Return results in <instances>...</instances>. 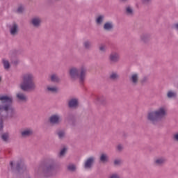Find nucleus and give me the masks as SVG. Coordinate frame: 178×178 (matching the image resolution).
Here are the masks:
<instances>
[{"label": "nucleus", "mask_w": 178, "mask_h": 178, "mask_svg": "<svg viewBox=\"0 0 178 178\" xmlns=\"http://www.w3.org/2000/svg\"><path fill=\"white\" fill-rule=\"evenodd\" d=\"M109 79L111 81H118L120 79V75L118 72H112L109 76Z\"/></svg>", "instance_id": "nucleus-23"}, {"label": "nucleus", "mask_w": 178, "mask_h": 178, "mask_svg": "<svg viewBox=\"0 0 178 178\" xmlns=\"http://www.w3.org/2000/svg\"><path fill=\"white\" fill-rule=\"evenodd\" d=\"M95 163V157L94 156L88 157L84 163V165H83L84 169H92Z\"/></svg>", "instance_id": "nucleus-8"}, {"label": "nucleus", "mask_w": 178, "mask_h": 178, "mask_svg": "<svg viewBox=\"0 0 178 178\" xmlns=\"http://www.w3.org/2000/svg\"><path fill=\"white\" fill-rule=\"evenodd\" d=\"M165 116H166V110L165 108L161 107L156 111H149L146 119L150 124L158 126Z\"/></svg>", "instance_id": "nucleus-4"}, {"label": "nucleus", "mask_w": 178, "mask_h": 178, "mask_svg": "<svg viewBox=\"0 0 178 178\" xmlns=\"http://www.w3.org/2000/svg\"><path fill=\"white\" fill-rule=\"evenodd\" d=\"M115 26H113V23L111 22H107L104 24L103 29L105 31H113V29Z\"/></svg>", "instance_id": "nucleus-19"}, {"label": "nucleus", "mask_w": 178, "mask_h": 178, "mask_svg": "<svg viewBox=\"0 0 178 178\" xmlns=\"http://www.w3.org/2000/svg\"><path fill=\"white\" fill-rule=\"evenodd\" d=\"M1 80H2V78L0 77V81H1Z\"/></svg>", "instance_id": "nucleus-46"}, {"label": "nucleus", "mask_w": 178, "mask_h": 178, "mask_svg": "<svg viewBox=\"0 0 178 178\" xmlns=\"http://www.w3.org/2000/svg\"><path fill=\"white\" fill-rule=\"evenodd\" d=\"M129 0H120V2H122V3H126Z\"/></svg>", "instance_id": "nucleus-44"}, {"label": "nucleus", "mask_w": 178, "mask_h": 178, "mask_svg": "<svg viewBox=\"0 0 178 178\" xmlns=\"http://www.w3.org/2000/svg\"><path fill=\"white\" fill-rule=\"evenodd\" d=\"M140 41L143 44H148L151 41V34L149 33H143L140 35Z\"/></svg>", "instance_id": "nucleus-10"}, {"label": "nucleus", "mask_w": 178, "mask_h": 178, "mask_svg": "<svg viewBox=\"0 0 178 178\" xmlns=\"http://www.w3.org/2000/svg\"><path fill=\"white\" fill-rule=\"evenodd\" d=\"M108 178H120V176L118 173L111 174Z\"/></svg>", "instance_id": "nucleus-39"}, {"label": "nucleus", "mask_w": 178, "mask_h": 178, "mask_svg": "<svg viewBox=\"0 0 178 178\" xmlns=\"http://www.w3.org/2000/svg\"><path fill=\"white\" fill-rule=\"evenodd\" d=\"M49 122L50 124L58 125L60 124V122H62V120L60 119V117L59 115H52L49 117Z\"/></svg>", "instance_id": "nucleus-9"}, {"label": "nucleus", "mask_w": 178, "mask_h": 178, "mask_svg": "<svg viewBox=\"0 0 178 178\" xmlns=\"http://www.w3.org/2000/svg\"><path fill=\"white\" fill-rule=\"evenodd\" d=\"M0 118L5 119H17V111L13 107V98L8 95H0Z\"/></svg>", "instance_id": "nucleus-1"}, {"label": "nucleus", "mask_w": 178, "mask_h": 178, "mask_svg": "<svg viewBox=\"0 0 178 178\" xmlns=\"http://www.w3.org/2000/svg\"><path fill=\"white\" fill-rule=\"evenodd\" d=\"M47 91H49L50 92L53 93H56L58 91V89L56 87H47Z\"/></svg>", "instance_id": "nucleus-32"}, {"label": "nucleus", "mask_w": 178, "mask_h": 178, "mask_svg": "<svg viewBox=\"0 0 178 178\" xmlns=\"http://www.w3.org/2000/svg\"><path fill=\"white\" fill-rule=\"evenodd\" d=\"M33 134H34V131H33V129L30 128L24 129L21 132V136L24 138H27V137H31V136H33Z\"/></svg>", "instance_id": "nucleus-15"}, {"label": "nucleus", "mask_w": 178, "mask_h": 178, "mask_svg": "<svg viewBox=\"0 0 178 178\" xmlns=\"http://www.w3.org/2000/svg\"><path fill=\"white\" fill-rule=\"evenodd\" d=\"M129 81H131L132 85L137 86L138 84V74L135 73L131 74L129 77Z\"/></svg>", "instance_id": "nucleus-18"}, {"label": "nucleus", "mask_w": 178, "mask_h": 178, "mask_svg": "<svg viewBox=\"0 0 178 178\" xmlns=\"http://www.w3.org/2000/svg\"><path fill=\"white\" fill-rule=\"evenodd\" d=\"M117 149L119 152H122L123 151V145H122V144H119L117 146Z\"/></svg>", "instance_id": "nucleus-41"}, {"label": "nucleus", "mask_w": 178, "mask_h": 178, "mask_svg": "<svg viewBox=\"0 0 178 178\" xmlns=\"http://www.w3.org/2000/svg\"><path fill=\"white\" fill-rule=\"evenodd\" d=\"M127 136H128V134H127V132L123 131V132L122 133V138H127Z\"/></svg>", "instance_id": "nucleus-43"}, {"label": "nucleus", "mask_w": 178, "mask_h": 178, "mask_svg": "<svg viewBox=\"0 0 178 178\" xmlns=\"http://www.w3.org/2000/svg\"><path fill=\"white\" fill-rule=\"evenodd\" d=\"M99 51L100 54H105V52H106V46H105L104 44H101L99 47Z\"/></svg>", "instance_id": "nucleus-33"}, {"label": "nucleus", "mask_w": 178, "mask_h": 178, "mask_svg": "<svg viewBox=\"0 0 178 178\" xmlns=\"http://www.w3.org/2000/svg\"><path fill=\"white\" fill-rule=\"evenodd\" d=\"M10 166L13 173H15L17 177L23 175L27 169V167L22 160L17 161L15 163L13 161H10Z\"/></svg>", "instance_id": "nucleus-6"}, {"label": "nucleus", "mask_w": 178, "mask_h": 178, "mask_svg": "<svg viewBox=\"0 0 178 178\" xmlns=\"http://www.w3.org/2000/svg\"><path fill=\"white\" fill-rule=\"evenodd\" d=\"M83 47L85 48V49H91V48L92 47V44L90 40H86L83 42Z\"/></svg>", "instance_id": "nucleus-28"}, {"label": "nucleus", "mask_w": 178, "mask_h": 178, "mask_svg": "<svg viewBox=\"0 0 178 178\" xmlns=\"http://www.w3.org/2000/svg\"><path fill=\"white\" fill-rule=\"evenodd\" d=\"M172 140L175 142V143H178V131L177 132H175L172 134Z\"/></svg>", "instance_id": "nucleus-37"}, {"label": "nucleus", "mask_w": 178, "mask_h": 178, "mask_svg": "<svg viewBox=\"0 0 178 178\" xmlns=\"http://www.w3.org/2000/svg\"><path fill=\"white\" fill-rule=\"evenodd\" d=\"M16 98L19 102H27V96L22 92H18L16 95Z\"/></svg>", "instance_id": "nucleus-20"}, {"label": "nucleus", "mask_w": 178, "mask_h": 178, "mask_svg": "<svg viewBox=\"0 0 178 178\" xmlns=\"http://www.w3.org/2000/svg\"><path fill=\"white\" fill-rule=\"evenodd\" d=\"M68 108H79V99L76 98H72L68 102Z\"/></svg>", "instance_id": "nucleus-14"}, {"label": "nucleus", "mask_w": 178, "mask_h": 178, "mask_svg": "<svg viewBox=\"0 0 178 178\" xmlns=\"http://www.w3.org/2000/svg\"><path fill=\"white\" fill-rule=\"evenodd\" d=\"M167 98H168V99H176V98H177V92L168 90L167 92Z\"/></svg>", "instance_id": "nucleus-22"}, {"label": "nucleus", "mask_w": 178, "mask_h": 178, "mask_svg": "<svg viewBox=\"0 0 178 178\" xmlns=\"http://www.w3.org/2000/svg\"><path fill=\"white\" fill-rule=\"evenodd\" d=\"M140 2L143 6H149L152 3V0H140Z\"/></svg>", "instance_id": "nucleus-31"}, {"label": "nucleus", "mask_w": 178, "mask_h": 178, "mask_svg": "<svg viewBox=\"0 0 178 178\" xmlns=\"http://www.w3.org/2000/svg\"><path fill=\"white\" fill-rule=\"evenodd\" d=\"M24 10V8H23V6H20L19 7H18V8L17 9V13H23V11Z\"/></svg>", "instance_id": "nucleus-40"}, {"label": "nucleus", "mask_w": 178, "mask_h": 178, "mask_svg": "<svg viewBox=\"0 0 178 178\" xmlns=\"http://www.w3.org/2000/svg\"><path fill=\"white\" fill-rule=\"evenodd\" d=\"M31 23L33 26V27H35V29H38V27L41 26V23H42V20H41V18H40V17H35L32 18Z\"/></svg>", "instance_id": "nucleus-13"}, {"label": "nucleus", "mask_w": 178, "mask_h": 178, "mask_svg": "<svg viewBox=\"0 0 178 178\" xmlns=\"http://www.w3.org/2000/svg\"><path fill=\"white\" fill-rule=\"evenodd\" d=\"M67 170H69L70 172H75L76 171V165L71 164L69 165L67 168Z\"/></svg>", "instance_id": "nucleus-36"}, {"label": "nucleus", "mask_w": 178, "mask_h": 178, "mask_svg": "<svg viewBox=\"0 0 178 178\" xmlns=\"http://www.w3.org/2000/svg\"><path fill=\"white\" fill-rule=\"evenodd\" d=\"M0 138L2 141L4 143H8V140H9V133L6 132L4 134L1 133Z\"/></svg>", "instance_id": "nucleus-25"}, {"label": "nucleus", "mask_w": 178, "mask_h": 178, "mask_svg": "<svg viewBox=\"0 0 178 178\" xmlns=\"http://www.w3.org/2000/svg\"><path fill=\"white\" fill-rule=\"evenodd\" d=\"M65 122H67V123L72 126H76V117H74V115L70 113L65 117Z\"/></svg>", "instance_id": "nucleus-12"}, {"label": "nucleus", "mask_w": 178, "mask_h": 178, "mask_svg": "<svg viewBox=\"0 0 178 178\" xmlns=\"http://www.w3.org/2000/svg\"><path fill=\"white\" fill-rule=\"evenodd\" d=\"M120 59V56L116 51L111 52L108 56V60L110 63H118Z\"/></svg>", "instance_id": "nucleus-7"}, {"label": "nucleus", "mask_w": 178, "mask_h": 178, "mask_svg": "<svg viewBox=\"0 0 178 178\" xmlns=\"http://www.w3.org/2000/svg\"><path fill=\"white\" fill-rule=\"evenodd\" d=\"M56 134L58 135V137L60 138V140H63V138H65V131H57Z\"/></svg>", "instance_id": "nucleus-30"}, {"label": "nucleus", "mask_w": 178, "mask_h": 178, "mask_svg": "<svg viewBox=\"0 0 178 178\" xmlns=\"http://www.w3.org/2000/svg\"><path fill=\"white\" fill-rule=\"evenodd\" d=\"M146 79L145 78H144L143 80H142V83H145V81H146Z\"/></svg>", "instance_id": "nucleus-45"}, {"label": "nucleus", "mask_w": 178, "mask_h": 178, "mask_svg": "<svg viewBox=\"0 0 178 178\" xmlns=\"http://www.w3.org/2000/svg\"><path fill=\"white\" fill-rule=\"evenodd\" d=\"M125 13L127 16H134V10L131 6H127L125 8Z\"/></svg>", "instance_id": "nucleus-24"}, {"label": "nucleus", "mask_w": 178, "mask_h": 178, "mask_svg": "<svg viewBox=\"0 0 178 178\" xmlns=\"http://www.w3.org/2000/svg\"><path fill=\"white\" fill-rule=\"evenodd\" d=\"M166 163V159L165 157L157 158L154 161V166H163Z\"/></svg>", "instance_id": "nucleus-16"}, {"label": "nucleus", "mask_w": 178, "mask_h": 178, "mask_svg": "<svg viewBox=\"0 0 178 178\" xmlns=\"http://www.w3.org/2000/svg\"><path fill=\"white\" fill-rule=\"evenodd\" d=\"M3 120H5V119L0 117V133H3Z\"/></svg>", "instance_id": "nucleus-35"}, {"label": "nucleus", "mask_w": 178, "mask_h": 178, "mask_svg": "<svg viewBox=\"0 0 178 178\" xmlns=\"http://www.w3.org/2000/svg\"><path fill=\"white\" fill-rule=\"evenodd\" d=\"M2 63L3 65V67L6 70L10 69V63H9V61L8 60L3 58Z\"/></svg>", "instance_id": "nucleus-27"}, {"label": "nucleus", "mask_w": 178, "mask_h": 178, "mask_svg": "<svg viewBox=\"0 0 178 178\" xmlns=\"http://www.w3.org/2000/svg\"><path fill=\"white\" fill-rule=\"evenodd\" d=\"M100 163H108L109 162V156L105 153H102L99 156Z\"/></svg>", "instance_id": "nucleus-21"}, {"label": "nucleus", "mask_w": 178, "mask_h": 178, "mask_svg": "<svg viewBox=\"0 0 178 178\" xmlns=\"http://www.w3.org/2000/svg\"><path fill=\"white\" fill-rule=\"evenodd\" d=\"M19 59H15L14 61L12 62V63H13V65H15V66H17V65H19Z\"/></svg>", "instance_id": "nucleus-42"}, {"label": "nucleus", "mask_w": 178, "mask_h": 178, "mask_svg": "<svg viewBox=\"0 0 178 178\" xmlns=\"http://www.w3.org/2000/svg\"><path fill=\"white\" fill-rule=\"evenodd\" d=\"M67 151V149L66 147H63L59 154H58V156L59 158H62V156H65V155L66 154V152Z\"/></svg>", "instance_id": "nucleus-34"}, {"label": "nucleus", "mask_w": 178, "mask_h": 178, "mask_svg": "<svg viewBox=\"0 0 178 178\" xmlns=\"http://www.w3.org/2000/svg\"><path fill=\"white\" fill-rule=\"evenodd\" d=\"M22 81L19 84V88L24 92L27 91H35L37 89V85L34 82V74L27 72L22 75Z\"/></svg>", "instance_id": "nucleus-3"}, {"label": "nucleus", "mask_w": 178, "mask_h": 178, "mask_svg": "<svg viewBox=\"0 0 178 178\" xmlns=\"http://www.w3.org/2000/svg\"><path fill=\"white\" fill-rule=\"evenodd\" d=\"M68 74L71 80H77L79 79L80 84H83L87 77V67L81 66L79 69L76 67H72L69 69Z\"/></svg>", "instance_id": "nucleus-5"}, {"label": "nucleus", "mask_w": 178, "mask_h": 178, "mask_svg": "<svg viewBox=\"0 0 178 178\" xmlns=\"http://www.w3.org/2000/svg\"><path fill=\"white\" fill-rule=\"evenodd\" d=\"M10 34L13 36L17 35L19 34V25L16 22H13L12 26H9Z\"/></svg>", "instance_id": "nucleus-11"}, {"label": "nucleus", "mask_w": 178, "mask_h": 178, "mask_svg": "<svg viewBox=\"0 0 178 178\" xmlns=\"http://www.w3.org/2000/svg\"><path fill=\"white\" fill-rule=\"evenodd\" d=\"M49 81H51V83H56L58 84L60 83V78L57 74L54 73L49 76Z\"/></svg>", "instance_id": "nucleus-17"}, {"label": "nucleus", "mask_w": 178, "mask_h": 178, "mask_svg": "<svg viewBox=\"0 0 178 178\" xmlns=\"http://www.w3.org/2000/svg\"><path fill=\"white\" fill-rule=\"evenodd\" d=\"M56 166V162L54 159H47L42 163H41L38 168L35 170L38 175H42L44 177H49L52 176L54 170Z\"/></svg>", "instance_id": "nucleus-2"}, {"label": "nucleus", "mask_w": 178, "mask_h": 178, "mask_svg": "<svg viewBox=\"0 0 178 178\" xmlns=\"http://www.w3.org/2000/svg\"><path fill=\"white\" fill-rule=\"evenodd\" d=\"M96 100L99 103L102 104V105H106V98L104 96H98L96 97Z\"/></svg>", "instance_id": "nucleus-26"}, {"label": "nucleus", "mask_w": 178, "mask_h": 178, "mask_svg": "<svg viewBox=\"0 0 178 178\" xmlns=\"http://www.w3.org/2000/svg\"><path fill=\"white\" fill-rule=\"evenodd\" d=\"M104 19H105V16L104 15H99L96 18V23H97V24H101L102 23H103L104 22Z\"/></svg>", "instance_id": "nucleus-29"}, {"label": "nucleus", "mask_w": 178, "mask_h": 178, "mask_svg": "<svg viewBox=\"0 0 178 178\" xmlns=\"http://www.w3.org/2000/svg\"><path fill=\"white\" fill-rule=\"evenodd\" d=\"M114 166H120L122 165V160L121 159H115L113 162Z\"/></svg>", "instance_id": "nucleus-38"}]
</instances>
